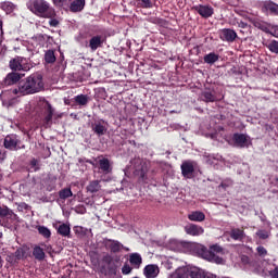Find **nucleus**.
<instances>
[{
  "instance_id": "1",
  "label": "nucleus",
  "mask_w": 278,
  "mask_h": 278,
  "mask_svg": "<svg viewBox=\"0 0 278 278\" xmlns=\"http://www.w3.org/2000/svg\"><path fill=\"white\" fill-rule=\"evenodd\" d=\"M43 88L42 75L33 74L20 81L16 88L10 89L9 94L11 97H25V94H36V92H40Z\"/></svg>"
},
{
  "instance_id": "2",
  "label": "nucleus",
  "mask_w": 278,
  "mask_h": 278,
  "mask_svg": "<svg viewBox=\"0 0 278 278\" xmlns=\"http://www.w3.org/2000/svg\"><path fill=\"white\" fill-rule=\"evenodd\" d=\"M198 255L202 257V260H206L207 262H213V264H225V260L219 255H225V249L219 244L210 245L207 248L200 245L198 247Z\"/></svg>"
},
{
  "instance_id": "3",
  "label": "nucleus",
  "mask_w": 278,
  "mask_h": 278,
  "mask_svg": "<svg viewBox=\"0 0 278 278\" xmlns=\"http://www.w3.org/2000/svg\"><path fill=\"white\" fill-rule=\"evenodd\" d=\"M27 8L39 18H51L55 15V9L47 0H31L27 3Z\"/></svg>"
},
{
  "instance_id": "4",
  "label": "nucleus",
  "mask_w": 278,
  "mask_h": 278,
  "mask_svg": "<svg viewBox=\"0 0 278 278\" xmlns=\"http://www.w3.org/2000/svg\"><path fill=\"white\" fill-rule=\"evenodd\" d=\"M149 168H151V163L149 161L141 157H135L130 161V166L127 170L132 173L135 177H139L144 181L147 179Z\"/></svg>"
},
{
  "instance_id": "5",
  "label": "nucleus",
  "mask_w": 278,
  "mask_h": 278,
  "mask_svg": "<svg viewBox=\"0 0 278 278\" xmlns=\"http://www.w3.org/2000/svg\"><path fill=\"white\" fill-rule=\"evenodd\" d=\"M39 108L43 116V127L49 128L53 125V114H55V109L47 100L39 101Z\"/></svg>"
},
{
  "instance_id": "6",
  "label": "nucleus",
  "mask_w": 278,
  "mask_h": 278,
  "mask_svg": "<svg viewBox=\"0 0 278 278\" xmlns=\"http://www.w3.org/2000/svg\"><path fill=\"white\" fill-rule=\"evenodd\" d=\"M9 68H11V71H14L15 73H18L21 71L27 73V71H31V64L29 63V60L23 56H15L10 60Z\"/></svg>"
},
{
  "instance_id": "7",
  "label": "nucleus",
  "mask_w": 278,
  "mask_h": 278,
  "mask_svg": "<svg viewBox=\"0 0 278 278\" xmlns=\"http://www.w3.org/2000/svg\"><path fill=\"white\" fill-rule=\"evenodd\" d=\"M56 8H64L70 5L71 12H81L86 5V0H52Z\"/></svg>"
},
{
  "instance_id": "8",
  "label": "nucleus",
  "mask_w": 278,
  "mask_h": 278,
  "mask_svg": "<svg viewBox=\"0 0 278 278\" xmlns=\"http://www.w3.org/2000/svg\"><path fill=\"white\" fill-rule=\"evenodd\" d=\"M4 148L10 151H18V149H25V146H21V139L16 135H8L4 138Z\"/></svg>"
},
{
  "instance_id": "9",
  "label": "nucleus",
  "mask_w": 278,
  "mask_h": 278,
  "mask_svg": "<svg viewBox=\"0 0 278 278\" xmlns=\"http://www.w3.org/2000/svg\"><path fill=\"white\" fill-rule=\"evenodd\" d=\"M197 167V162L194 161H185L180 165L181 175L185 179H192L194 177V168Z\"/></svg>"
},
{
  "instance_id": "10",
  "label": "nucleus",
  "mask_w": 278,
  "mask_h": 278,
  "mask_svg": "<svg viewBox=\"0 0 278 278\" xmlns=\"http://www.w3.org/2000/svg\"><path fill=\"white\" fill-rule=\"evenodd\" d=\"M232 140L235 142V147H239L240 149L248 148L251 144V137L244 134H235L232 136Z\"/></svg>"
},
{
  "instance_id": "11",
  "label": "nucleus",
  "mask_w": 278,
  "mask_h": 278,
  "mask_svg": "<svg viewBox=\"0 0 278 278\" xmlns=\"http://www.w3.org/2000/svg\"><path fill=\"white\" fill-rule=\"evenodd\" d=\"M104 42H105V38H103V36L96 35L89 39L87 47L90 49L92 53H94L97 49H101L103 47Z\"/></svg>"
},
{
  "instance_id": "12",
  "label": "nucleus",
  "mask_w": 278,
  "mask_h": 278,
  "mask_svg": "<svg viewBox=\"0 0 278 278\" xmlns=\"http://www.w3.org/2000/svg\"><path fill=\"white\" fill-rule=\"evenodd\" d=\"M188 277H190V278H216V275L194 267V268H191L190 270L187 269V278Z\"/></svg>"
},
{
  "instance_id": "13",
  "label": "nucleus",
  "mask_w": 278,
  "mask_h": 278,
  "mask_svg": "<svg viewBox=\"0 0 278 278\" xmlns=\"http://www.w3.org/2000/svg\"><path fill=\"white\" fill-rule=\"evenodd\" d=\"M203 160L205 164H208L210 166H214V168H216L218 164H224L223 156L219 154L204 153Z\"/></svg>"
},
{
  "instance_id": "14",
  "label": "nucleus",
  "mask_w": 278,
  "mask_h": 278,
  "mask_svg": "<svg viewBox=\"0 0 278 278\" xmlns=\"http://www.w3.org/2000/svg\"><path fill=\"white\" fill-rule=\"evenodd\" d=\"M104 244L105 248L110 249L112 253H119V251H123V249H125V245H123V243L112 239H106ZM126 250L129 251L128 248H126Z\"/></svg>"
},
{
  "instance_id": "15",
  "label": "nucleus",
  "mask_w": 278,
  "mask_h": 278,
  "mask_svg": "<svg viewBox=\"0 0 278 278\" xmlns=\"http://www.w3.org/2000/svg\"><path fill=\"white\" fill-rule=\"evenodd\" d=\"M219 38L225 42H233L238 38V34L233 29L224 28L219 31Z\"/></svg>"
},
{
  "instance_id": "16",
  "label": "nucleus",
  "mask_w": 278,
  "mask_h": 278,
  "mask_svg": "<svg viewBox=\"0 0 278 278\" xmlns=\"http://www.w3.org/2000/svg\"><path fill=\"white\" fill-rule=\"evenodd\" d=\"M194 10L202 16V18H210L214 14V8L211 5H197L194 7Z\"/></svg>"
},
{
  "instance_id": "17",
  "label": "nucleus",
  "mask_w": 278,
  "mask_h": 278,
  "mask_svg": "<svg viewBox=\"0 0 278 278\" xmlns=\"http://www.w3.org/2000/svg\"><path fill=\"white\" fill-rule=\"evenodd\" d=\"M186 233L188 236H203L205 233V229L203 227L195 225V224H189L185 227Z\"/></svg>"
},
{
  "instance_id": "18",
  "label": "nucleus",
  "mask_w": 278,
  "mask_h": 278,
  "mask_svg": "<svg viewBox=\"0 0 278 278\" xmlns=\"http://www.w3.org/2000/svg\"><path fill=\"white\" fill-rule=\"evenodd\" d=\"M22 77L23 76L21 74L11 72L5 76L3 84L4 86H14V84H18V81H21Z\"/></svg>"
},
{
  "instance_id": "19",
  "label": "nucleus",
  "mask_w": 278,
  "mask_h": 278,
  "mask_svg": "<svg viewBox=\"0 0 278 278\" xmlns=\"http://www.w3.org/2000/svg\"><path fill=\"white\" fill-rule=\"evenodd\" d=\"M143 275L146 278H155L160 275V267L157 265H147Z\"/></svg>"
},
{
  "instance_id": "20",
  "label": "nucleus",
  "mask_w": 278,
  "mask_h": 278,
  "mask_svg": "<svg viewBox=\"0 0 278 278\" xmlns=\"http://www.w3.org/2000/svg\"><path fill=\"white\" fill-rule=\"evenodd\" d=\"M87 192L90 194H97L101 190V180H91L86 187Z\"/></svg>"
},
{
  "instance_id": "21",
  "label": "nucleus",
  "mask_w": 278,
  "mask_h": 278,
  "mask_svg": "<svg viewBox=\"0 0 278 278\" xmlns=\"http://www.w3.org/2000/svg\"><path fill=\"white\" fill-rule=\"evenodd\" d=\"M98 164L102 173H104L105 175H108L109 173H112V165L110 164L109 159L102 157L99 160Z\"/></svg>"
},
{
  "instance_id": "22",
  "label": "nucleus",
  "mask_w": 278,
  "mask_h": 278,
  "mask_svg": "<svg viewBox=\"0 0 278 278\" xmlns=\"http://www.w3.org/2000/svg\"><path fill=\"white\" fill-rule=\"evenodd\" d=\"M0 217L8 218L9 220H15L16 214H14L12 210L8 208V206H0Z\"/></svg>"
},
{
  "instance_id": "23",
  "label": "nucleus",
  "mask_w": 278,
  "mask_h": 278,
  "mask_svg": "<svg viewBox=\"0 0 278 278\" xmlns=\"http://www.w3.org/2000/svg\"><path fill=\"white\" fill-rule=\"evenodd\" d=\"M92 131H94L97 136H105L108 128L103 125V123L96 122L92 124Z\"/></svg>"
},
{
  "instance_id": "24",
  "label": "nucleus",
  "mask_w": 278,
  "mask_h": 278,
  "mask_svg": "<svg viewBox=\"0 0 278 278\" xmlns=\"http://www.w3.org/2000/svg\"><path fill=\"white\" fill-rule=\"evenodd\" d=\"M129 263L135 268H140L142 265V256L139 253H132L129 256Z\"/></svg>"
},
{
  "instance_id": "25",
  "label": "nucleus",
  "mask_w": 278,
  "mask_h": 278,
  "mask_svg": "<svg viewBox=\"0 0 278 278\" xmlns=\"http://www.w3.org/2000/svg\"><path fill=\"white\" fill-rule=\"evenodd\" d=\"M188 218L193 223H203V220H205V214L203 212L195 211L190 213Z\"/></svg>"
},
{
  "instance_id": "26",
  "label": "nucleus",
  "mask_w": 278,
  "mask_h": 278,
  "mask_svg": "<svg viewBox=\"0 0 278 278\" xmlns=\"http://www.w3.org/2000/svg\"><path fill=\"white\" fill-rule=\"evenodd\" d=\"M58 233L63 238H71V226L68 224H61L58 227Z\"/></svg>"
},
{
  "instance_id": "27",
  "label": "nucleus",
  "mask_w": 278,
  "mask_h": 278,
  "mask_svg": "<svg viewBox=\"0 0 278 278\" xmlns=\"http://www.w3.org/2000/svg\"><path fill=\"white\" fill-rule=\"evenodd\" d=\"M201 99L205 103H214V101H216V96L210 90H204L201 93Z\"/></svg>"
},
{
  "instance_id": "28",
  "label": "nucleus",
  "mask_w": 278,
  "mask_h": 278,
  "mask_svg": "<svg viewBox=\"0 0 278 278\" xmlns=\"http://www.w3.org/2000/svg\"><path fill=\"white\" fill-rule=\"evenodd\" d=\"M232 240H243L244 239V230L239 228H232L229 233Z\"/></svg>"
},
{
  "instance_id": "29",
  "label": "nucleus",
  "mask_w": 278,
  "mask_h": 278,
  "mask_svg": "<svg viewBox=\"0 0 278 278\" xmlns=\"http://www.w3.org/2000/svg\"><path fill=\"white\" fill-rule=\"evenodd\" d=\"M75 103H77V105H88V101H90V98L86 94H78L74 98Z\"/></svg>"
},
{
  "instance_id": "30",
  "label": "nucleus",
  "mask_w": 278,
  "mask_h": 278,
  "mask_svg": "<svg viewBox=\"0 0 278 278\" xmlns=\"http://www.w3.org/2000/svg\"><path fill=\"white\" fill-rule=\"evenodd\" d=\"M219 56L218 54L211 52L208 54L204 55V62L205 64H215V62H218Z\"/></svg>"
},
{
  "instance_id": "31",
  "label": "nucleus",
  "mask_w": 278,
  "mask_h": 278,
  "mask_svg": "<svg viewBox=\"0 0 278 278\" xmlns=\"http://www.w3.org/2000/svg\"><path fill=\"white\" fill-rule=\"evenodd\" d=\"M37 231L46 240H49V238H51V230L46 226H38Z\"/></svg>"
},
{
  "instance_id": "32",
  "label": "nucleus",
  "mask_w": 278,
  "mask_h": 278,
  "mask_svg": "<svg viewBox=\"0 0 278 278\" xmlns=\"http://www.w3.org/2000/svg\"><path fill=\"white\" fill-rule=\"evenodd\" d=\"M71 197H73V191L71 190V188H64L59 191V198L62 201H66V199H71Z\"/></svg>"
},
{
  "instance_id": "33",
  "label": "nucleus",
  "mask_w": 278,
  "mask_h": 278,
  "mask_svg": "<svg viewBox=\"0 0 278 278\" xmlns=\"http://www.w3.org/2000/svg\"><path fill=\"white\" fill-rule=\"evenodd\" d=\"M1 10H3L8 14H12V12L16 10V5H14V3L12 2H2Z\"/></svg>"
},
{
  "instance_id": "34",
  "label": "nucleus",
  "mask_w": 278,
  "mask_h": 278,
  "mask_svg": "<svg viewBox=\"0 0 278 278\" xmlns=\"http://www.w3.org/2000/svg\"><path fill=\"white\" fill-rule=\"evenodd\" d=\"M138 8H143L146 10H149L153 8V1L152 0H135Z\"/></svg>"
},
{
  "instance_id": "35",
  "label": "nucleus",
  "mask_w": 278,
  "mask_h": 278,
  "mask_svg": "<svg viewBox=\"0 0 278 278\" xmlns=\"http://www.w3.org/2000/svg\"><path fill=\"white\" fill-rule=\"evenodd\" d=\"M33 255L35 260L42 261L45 260V250H42L40 247H36L34 248Z\"/></svg>"
},
{
  "instance_id": "36",
  "label": "nucleus",
  "mask_w": 278,
  "mask_h": 278,
  "mask_svg": "<svg viewBox=\"0 0 278 278\" xmlns=\"http://www.w3.org/2000/svg\"><path fill=\"white\" fill-rule=\"evenodd\" d=\"M45 60L47 64H53L55 62V52L53 50H48L45 54Z\"/></svg>"
},
{
  "instance_id": "37",
  "label": "nucleus",
  "mask_w": 278,
  "mask_h": 278,
  "mask_svg": "<svg viewBox=\"0 0 278 278\" xmlns=\"http://www.w3.org/2000/svg\"><path fill=\"white\" fill-rule=\"evenodd\" d=\"M265 9L267 12H270L271 14H278V4L275 2H266Z\"/></svg>"
},
{
  "instance_id": "38",
  "label": "nucleus",
  "mask_w": 278,
  "mask_h": 278,
  "mask_svg": "<svg viewBox=\"0 0 278 278\" xmlns=\"http://www.w3.org/2000/svg\"><path fill=\"white\" fill-rule=\"evenodd\" d=\"M256 236L260 240H268L270 238V230L258 229Z\"/></svg>"
},
{
  "instance_id": "39",
  "label": "nucleus",
  "mask_w": 278,
  "mask_h": 278,
  "mask_svg": "<svg viewBox=\"0 0 278 278\" xmlns=\"http://www.w3.org/2000/svg\"><path fill=\"white\" fill-rule=\"evenodd\" d=\"M45 18H49L50 27H59L60 26V17H58V14L55 13V10H54V15L53 16L45 17Z\"/></svg>"
},
{
  "instance_id": "40",
  "label": "nucleus",
  "mask_w": 278,
  "mask_h": 278,
  "mask_svg": "<svg viewBox=\"0 0 278 278\" xmlns=\"http://www.w3.org/2000/svg\"><path fill=\"white\" fill-rule=\"evenodd\" d=\"M176 278H188V268L179 267L175 271Z\"/></svg>"
},
{
  "instance_id": "41",
  "label": "nucleus",
  "mask_w": 278,
  "mask_h": 278,
  "mask_svg": "<svg viewBox=\"0 0 278 278\" xmlns=\"http://www.w3.org/2000/svg\"><path fill=\"white\" fill-rule=\"evenodd\" d=\"M267 49L271 53H278V41L277 40H271L266 45Z\"/></svg>"
},
{
  "instance_id": "42",
  "label": "nucleus",
  "mask_w": 278,
  "mask_h": 278,
  "mask_svg": "<svg viewBox=\"0 0 278 278\" xmlns=\"http://www.w3.org/2000/svg\"><path fill=\"white\" fill-rule=\"evenodd\" d=\"M231 186H233V180H231V178H226L220 182L218 188H223V190H227V188H231Z\"/></svg>"
},
{
  "instance_id": "43",
  "label": "nucleus",
  "mask_w": 278,
  "mask_h": 278,
  "mask_svg": "<svg viewBox=\"0 0 278 278\" xmlns=\"http://www.w3.org/2000/svg\"><path fill=\"white\" fill-rule=\"evenodd\" d=\"M256 251H257V254L261 256V257H266V255H268V251H266V248L260 245L256 248Z\"/></svg>"
},
{
  "instance_id": "44",
  "label": "nucleus",
  "mask_w": 278,
  "mask_h": 278,
  "mask_svg": "<svg viewBox=\"0 0 278 278\" xmlns=\"http://www.w3.org/2000/svg\"><path fill=\"white\" fill-rule=\"evenodd\" d=\"M30 168L36 173V170H40V165L38 164V160L33 159L30 161Z\"/></svg>"
},
{
  "instance_id": "45",
  "label": "nucleus",
  "mask_w": 278,
  "mask_h": 278,
  "mask_svg": "<svg viewBox=\"0 0 278 278\" xmlns=\"http://www.w3.org/2000/svg\"><path fill=\"white\" fill-rule=\"evenodd\" d=\"M267 34H270L274 38H278V26H271Z\"/></svg>"
},
{
  "instance_id": "46",
  "label": "nucleus",
  "mask_w": 278,
  "mask_h": 278,
  "mask_svg": "<svg viewBox=\"0 0 278 278\" xmlns=\"http://www.w3.org/2000/svg\"><path fill=\"white\" fill-rule=\"evenodd\" d=\"M15 257H16V260H23V257H25V250L17 249L15 251Z\"/></svg>"
},
{
  "instance_id": "47",
  "label": "nucleus",
  "mask_w": 278,
  "mask_h": 278,
  "mask_svg": "<svg viewBox=\"0 0 278 278\" xmlns=\"http://www.w3.org/2000/svg\"><path fill=\"white\" fill-rule=\"evenodd\" d=\"M132 268L131 266L125 264L123 267H122V273L123 275H129L131 273Z\"/></svg>"
},
{
  "instance_id": "48",
  "label": "nucleus",
  "mask_w": 278,
  "mask_h": 278,
  "mask_svg": "<svg viewBox=\"0 0 278 278\" xmlns=\"http://www.w3.org/2000/svg\"><path fill=\"white\" fill-rule=\"evenodd\" d=\"M269 276H270L271 278H278V267H276V268L269 270Z\"/></svg>"
},
{
  "instance_id": "49",
  "label": "nucleus",
  "mask_w": 278,
  "mask_h": 278,
  "mask_svg": "<svg viewBox=\"0 0 278 278\" xmlns=\"http://www.w3.org/2000/svg\"><path fill=\"white\" fill-rule=\"evenodd\" d=\"M102 262H104V264H112V256L106 254L103 256Z\"/></svg>"
},
{
  "instance_id": "50",
  "label": "nucleus",
  "mask_w": 278,
  "mask_h": 278,
  "mask_svg": "<svg viewBox=\"0 0 278 278\" xmlns=\"http://www.w3.org/2000/svg\"><path fill=\"white\" fill-rule=\"evenodd\" d=\"M75 233H84V227L77 226V227L75 228Z\"/></svg>"
},
{
  "instance_id": "51",
  "label": "nucleus",
  "mask_w": 278,
  "mask_h": 278,
  "mask_svg": "<svg viewBox=\"0 0 278 278\" xmlns=\"http://www.w3.org/2000/svg\"><path fill=\"white\" fill-rule=\"evenodd\" d=\"M239 27H241L242 29H247V27H249V24L241 22L239 23Z\"/></svg>"
},
{
  "instance_id": "52",
  "label": "nucleus",
  "mask_w": 278,
  "mask_h": 278,
  "mask_svg": "<svg viewBox=\"0 0 278 278\" xmlns=\"http://www.w3.org/2000/svg\"><path fill=\"white\" fill-rule=\"evenodd\" d=\"M52 190H55V185H53L52 187H47L48 192H51Z\"/></svg>"
},
{
  "instance_id": "53",
  "label": "nucleus",
  "mask_w": 278,
  "mask_h": 278,
  "mask_svg": "<svg viewBox=\"0 0 278 278\" xmlns=\"http://www.w3.org/2000/svg\"><path fill=\"white\" fill-rule=\"evenodd\" d=\"M5 159V152L1 153L0 152V160H4Z\"/></svg>"
},
{
  "instance_id": "54",
  "label": "nucleus",
  "mask_w": 278,
  "mask_h": 278,
  "mask_svg": "<svg viewBox=\"0 0 278 278\" xmlns=\"http://www.w3.org/2000/svg\"><path fill=\"white\" fill-rule=\"evenodd\" d=\"M0 268H3V257L0 255Z\"/></svg>"
},
{
  "instance_id": "55",
  "label": "nucleus",
  "mask_w": 278,
  "mask_h": 278,
  "mask_svg": "<svg viewBox=\"0 0 278 278\" xmlns=\"http://www.w3.org/2000/svg\"><path fill=\"white\" fill-rule=\"evenodd\" d=\"M14 101H16V99H13L9 102L10 105H12L14 103Z\"/></svg>"
},
{
  "instance_id": "56",
  "label": "nucleus",
  "mask_w": 278,
  "mask_h": 278,
  "mask_svg": "<svg viewBox=\"0 0 278 278\" xmlns=\"http://www.w3.org/2000/svg\"><path fill=\"white\" fill-rule=\"evenodd\" d=\"M170 114H175V111H170Z\"/></svg>"
}]
</instances>
